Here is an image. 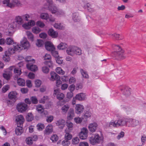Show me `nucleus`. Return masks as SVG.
Listing matches in <instances>:
<instances>
[{"label":"nucleus","mask_w":146,"mask_h":146,"mask_svg":"<svg viewBox=\"0 0 146 146\" xmlns=\"http://www.w3.org/2000/svg\"><path fill=\"white\" fill-rule=\"evenodd\" d=\"M35 24V23L34 21H30L27 23L23 24V27L25 29H29L31 28V26H34Z\"/></svg>","instance_id":"15"},{"label":"nucleus","mask_w":146,"mask_h":146,"mask_svg":"<svg viewBox=\"0 0 146 146\" xmlns=\"http://www.w3.org/2000/svg\"><path fill=\"white\" fill-rule=\"evenodd\" d=\"M48 35L52 38H56L58 36V32L52 29H49L48 31Z\"/></svg>","instance_id":"12"},{"label":"nucleus","mask_w":146,"mask_h":146,"mask_svg":"<svg viewBox=\"0 0 146 146\" xmlns=\"http://www.w3.org/2000/svg\"><path fill=\"white\" fill-rule=\"evenodd\" d=\"M5 54L3 56V59L6 62H9L10 60L9 56L10 55L8 54L7 52H5Z\"/></svg>","instance_id":"36"},{"label":"nucleus","mask_w":146,"mask_h":146,"mask_svg":"<svg viewBox=\"0 0 146 146\" xmlns=\"http://www.w3.org/2000/svg\"><path fill=\"white\" fill-rule=\"evenodd\" d=\"M44 44L43 41L41 40H37L36 43V44L37 46L40 47L43 45Z\"/></svg>","instance_id":"55"},{"label":"nucleus","mask_w":146,"mask_h":146,"mask_svg":"<svg viewBox=\"0 0 146 146\" xmlns=\"http://www.w3.org/2000/svg\"><path fill=\"white\" fill-rule=\"evenodd\" d=\"M66 125L69 130H72V129L73 126V123L70 121L66 122Z\"/></svg>","instance_id":"56"},{"label":"nucleus","mask_w":146,"mask_h":146,"mask_svg":"<svg viewBox=\"0 0 146 146\" xmlns=\"http://www.w3.org/2000/svg\"><path fill=\"white\" fill-rule=\"evenodd\" d=\"M37 129L39 131H42L44 129L45 126L43 124L38 123L37 125Z\"/></svg>","instance_id":"47"},{"label":"nucleus","mask_w":146,"mask_h":146,"mask_svg":"<svg viewBox=\"0 0 146 146\" xmlns=\"http://www.w3.org/2000/svg\"><path fill=\"white\" fill-rule=\"evenodd\" d=\"M19 25L17 22L15 21L13 22V23L10 24V27L13 29L16 28L17 27H18Z\"/></svg>","instance_id":"51"},{"label":"nucleus","mask_w":146,"mask_h":146,"mask_svg":"<svg viewBox=\"0 0 146 146\" xmlns=\"http://www.w3.org/2000/svg\"><path fill=\"white\" fill-rule=\"evenodd\" d=\"M10 71L13 70L14 73L15 75L16 79L18 78V76L20 75L21 73V69L20 68L15 67L14 66H10L9 68Z\"/></svg>","instance_id":"6"},{"label":"nucleus","mask_w":146,"mask_h":146,"mask_svg":"<svg viewBox=\"0 0 146 146\" xmlns=\"http://www.w3.org/2000/svg\"><path fill=\"white\" fill-rule=\"evenodd\" d=\"M53 131V127L51 125H48L44 131V134L46 135H49Z\"/></svg>","instance_id":"21"},{"label":"nucleus","mask_w":146,"mask_h":146,"mask_svg":"<svg viewBox=\"0 0 146 146\" xmlns=\"http://www.w3.org/2000/svg\"><path fill=\"white\" fill-rule=\"evenodd\" d=\"M79 142V139L78 137H76L72 139V143L73 145L78 144Z\"/></svg>","instance_id":"54"},{"label":"nucleus","mask_w":146,"mask_h":146,"mask_svg":"<svg viewBox=\"0 0 146 146\" xmlns=\"http://www.w3.org/2000/svg\"><path fill=\"white\" fill-rule=\"evenodd\" d=\"M97 126V124L95 123L90 124L88 126L89 129L90 131L94 132L96 129Z\"/></svg>","instance_id":"22"},{"label":"nucleus","mask_w":146,"mask_h":146,"mask_svg":"<svg viewBox=\"0 0 146 146\" xmlns=\"http://www.w3.org/2000/svg\"><path fill=\"white\" fill-rule=\"evenodd\" d=\"M6 44L9 45H12L14 44V40L12 38H7L5 40Z\"/></svg>","instance_id":"35"},{"label":"nucleus","mask_w":146,"mask_h":146,"mask_svg":"<svg viewBox=\"0 0 146 146\" xmlns=\"http://www.w3.org/2000/svg\"><path fill=\"white\" fill-rule=\"evenodd\" d=\"M50 80L51 81L56 80L57 79H60V76L54 72H52L50 73Z\"/></svg>","instance_id":"20"},{"label":"nucleus","mask_w":146,"mask_h":146,"mask_svg":"<svg viewBox=\"0 0 146 146\" xmlns=\"http://www.w3.org/2000/svg\"><path fill=\"white\" fill-rule=\"evenodd\" d=\"M72 19L75 22L80 21V18L79 14L77 13H74L72 15Z\"/></svg>","instance_id":"27"},{"label":"nucleus","mask_w":146,"mask_h":146,"mask_svg":"<svg viewBox=\"0 0 146 146\" xmlns=\"http://www.w3.org/2000/svg\"><path fill=\"white\" fill-rule=\"evenodd\" d=\"M127 119L124 117L119 119L117 122V126H123L125 125L127 126Z\"/></svg>","instance_id":"9"},{"label":"nucleus","mask_w":146,"mask_h":146,"mask_svg":"<svg viewBox=\"0 0 146 146\" xmlns=\"http://www.w3.org/2000/svg\"><path fill=\"white\" fill-rule=\"evenodd\" d=\"M114 48L115 51L113 52L115 57L118 60H122L125 58L124 55V50L119 46L115 45Z\"/></svg>","instance_id":"1"},{"label":"nucleus","mask_w":146,"mask_h":146,"mask_svg":"<svg viewBox=\"0 0 146 146\" xmlns=\"http://www.w3.org/2000/svg\"><path fill=\"white\" fill-rule=\"evenodd\" d=\"M70 108V106L68 104H66L63 106L61 108L62 112L63 113H66Z\"/></svg>","instance_id":"29"},{"label":"nucleus","mask_w":146,"mask_h":146,"mask_svg":"<svg viewBox=\"0 0 146 146\" xmlns=\"http://www.w3.org/2000/svg\"><path fill=\"white\" fill-rule=\"evenodd\" d=\"M68 47L67 44L64 42H61L58 45L57 47L59 50H64L66 48Z\"/></svg>","instance_id":"28"},{"label":"nucleus","mask_w":146,"mask_h":146,"mask_svg":"<svg viewBox=\"0 0 146 146\" xmlns=\"http://www.w3.org/2000/svg\"><path fill=\"white\" fill-rule=\"evenodd\" d=\"M51 57V55L49 54H46L44 56V59L45 60H48V61L45 62V64H47L49 67L52 65V62L50 61Z\"/></svg>","instance_id":"16"},{"label":"nucleus","mask_w":146,"mask_h":146,"mask_svg":"<svg viewBox=\"0 0 146 146\" xmlns=\"http://www.w3.org/2000/svg\"><path fill=\"white\" fill-rule=\"evenodd\" d=\"M72 137V135L68 133H66L64 137L65 139L68 140V141L71 139Z\"/></svg>","instance_id":"53"},{"label":"nucleus","mask_w":146,"mask_h":146,"mask_svg":"<svg viewBox=\"0 0 146 146\" xmlns=\"http://www.w3.org/2000/svg\"><path fill=\"white\" fill-rule=\"evenodd\" d=\"M54 27L55 28L59 29H63L64 27L62 25L61 23H55L54 25Z\"/></svg>","instance_id":"34"},{"label":"nucleus","mask_w":146,"mask_h":146,"mask_svg":"<svg viewBox=\"0 0 146 146\" xmlns=\"http://www.w3.org/2000/svg\"><path fill=\"white\" fill-rule=\"evenodd\" d=\"M57 98L59 100H62L64 97V95L62 93H60L58 94L56 96Z\"/></svg>","instance_id":"58"},{"label":"nucleus","mask_w":146,"mask_h":146,"mask_svg":"<svg viewBox=\"0 0 146 146\" xmlns=\"http://www.w3.org/2000/svg\"><path fill=\"white\" fill-rule=\"evenodd\" d=\"M17 80V83L20 86H23L25 85V81L22 78H18Z\"/></svg>","instance_id":"30"},{"label":"nucleus","mask_w":146,"mask_h":146,"mask_svg":"<svg viewBox=\"0 0 146 146\" xmlns=\"http://www.w3.org/2000/svg\"><path fill=\"white\" fill-rule=\"evenodd\" d=\"M88 132V130L85 127L81 129V131L79 134L80 138L82 139H86L87 137Z\"/></svg>","instance_id":"7"},{"label":"nucleus","mask_w":146,"mask_h":146,"mask_svg":"<svg viewBox=\"0 0 146 146\" xmlns=\"http://www.w3.org/2000/svg\"><path fill=\"white\" fill-rule=\"evenodd\" d=\"M48 15L46 13H41L40 15V17L41 19L45 20H47L48 18Z\"/></svg>","instance_id":"39"},{"label":"nucleus","mask_w":146,"mask_h":146,"mask_svg":"<svg viewBox=\"0 0 146 146\" xmlns=\"http://www.w3.org/2000/svg\"><path fill=\"white\" fill-rule=\"evenodd\" d=\"M70 144V142L68 140L65 139L62 142V144L63 146H68Z\"/></svg>","instance_id":"57"},{"label":"nucleus","mask_w":146,"mask_h":146,"mask_svg":"<svg viewBox=\"0 0 146 146\" xmlns=\"http://www.w3.org/2000/svg\"><path fill=\"white\" fill-rule=\"evenodd\" d=\"M17 95V93L16 92H11L9 94L8 97L10 99L13 100L14 101H15L16 100Z\"/></svg>","instance_id":"23"},{"label":"nucleus","mask_w":146,"mask_h":146,"mask_svg":"<svg viewBox=\"0 0 146 146\" xmlns=\"http://www.w3.org/2000/svg\"><path fill=\"white\" fill-rule=\"evenodd\" d=\"M41 31L40 29L37 27H34L32 29V32L35 34L38 33Z\"/></svg>","instance_id":"40"},{"label":"nucleus","mask_w":146,"mask_h":146,"mask_svg":"<svg viewBox=\"0 0 146 146\" xmlns=\"http://www.w3.org/2000/svg\"><path fill=\"white\" fill-rule=\"evenodd\" d=\"M56 72L60 74L63 75L64 74L65 72L60 67H57L56 69Z\"/></svg>","instance_id":"37"},{"label":"nucleus","mask_w":146,"mask_h":146,"mask_svg":"<svg viewBox=\"0 0 146 146\" xmlns=\"http://www.w3.org/2000/svg\"><path fill=\"white\" fill-rule=\"evenodd\" d=\"M89 141L90 143L93 145L97 143L94 136L90 137L89 139Z\"/></svg>","instance_id":"43"},{"label":"nucleus","mask_w":146,"mask_h":146,"mask_svg":"<svg viewBox=\"0 0 146 146\" xmlns=\"http://www.w3.org/2000/svg\"><path fill=\"white\" fill-rule=\"evenodd\" d=\"M35 86L36 87H39L41 84V81L40 80H37L35 81Z\"/></svg>","instance_id":"60"},{"label":"nucleus","mask_w":146,"mask_h":146,"mask_svg":"<svg viewBox=\"0 0 146 146\" xmlns=\"http://www.w3.org/2000/svg\"><path fill=\"white\" fill-rule=\"evenodd\" d=\"M108 126L110 127H117V122L113 121H111L109 123Z\"/></svg>","instance_id":"45"},{"label":"nucleus","mask_w":146,"mask_h":146,"mask_svg":"<svg viewBox=\"0 0 146 146\" xmlns=\"http://www.w3.org/2000/svg\"><path fill=\"white\" fill-rule=\"evenodd\" d=\"M94 137L97 143H100L104 139L103 137L100 136L99 135H95Z\"/></svg>","instance_id":"31"},{"label":"nucleus","mask_w":146,"mask_h":146,"mask_svg":"<svg viewBox=\"0 0 146 146\" xmlns=\"http://www.w3.org/2000/svg\"><path fill=\"white\" fill-rule=\"evenodd\" d=\"M21 44L22 47L24 49H27L30 46L29 42L27 41L26 38H24L23 40L21 41Z\"/></svg>","instance_id":"11"},{"label":"nucleus","mask_w":146,"mask_h":146,"mask_svg":"<svg viewBox=\"0 0 146 146\" xmlns=\"http://www.w3.org/2000/svg\"><path fill=\"white\" fill-rule=\"evenodd\" d=\"M42 70L44 73H47L49 71V69L47 66H43L42 68Z\"/></svg>","instance_id":"62"},{"label":"nucleus","mask_w":146,"mask_h":146,"mask_svg":"<svg viewBox=\"0 0 146 146\" xmlns=\"http://www.w3.org/2000/svg\"><path fill=\"white\" fill-rule=\"evenodd\" d=\"M52 55L55 57L56 58L59 57L58 52L57 51H55V50L51 51Z\"/></svg>","instance_id":"63"},{"label":"nucleus","mask_w":146,"mask_h":146,"mask_svg":"<svg viewBox=\"0 0 146 146\" xmlns=\"http://www.w3.org/2000/svg\"><path fill=\"white\" fill-rule=\"evenodd\" d=\"M16 121L17 122V125H21L22 124L24 121V118L21 115H18L16 116Z\"/></svg>","instance_id":"14"},{"label":"nucleus","mask_w":146,"mask_h":146,"mask_svg":"<svg viewBox=\"0 0 146 146\" xmlns=\"http://www.w3.org/2000/svg\"><path fill=\"white\" fill-rule=\"evenodd\" d=\"M49 10L52 14H55L58 16H62L64 14L63 11L61 10L58 9L56 7L54 6L51 7V8H49Z\"/></svg>","instance_id":"5"},{"label":"nucleus","mask_w":146,"mask_h":146,"mask_svg":"<svg viewBox=\"0 0 146 146\" xmlns=\"http://www.w3.org/2000/svg\"><path fill=\"white\" fill-rule=\"evenodd\" d=\"M46 49L48 51H52L55 49V48L53 44L50 41H47L45 43Z\"/></svg>","instance_id":"8"},{"label":"nucleus","mask_w":146,"mask_h":146,"mask_svg":"<svg viewBox=\"0 0 146 146\" xmlns=\"http://www.w3.org/2000/svg\"><path fill=\"white\" fill-rule=\"evenodd\" d=\"M15 22L19 25H22L23 21L21 17L20 16H17L16 17L15 19Z\"/></svg>","instance_id":"33"},{"label":"nucleus","mask_w":146,"mask_h":146,"mask_svg":"<svg viewBox=\"0 0 146 146\" xmlns=\"http://www.w3.org/2000/svg\"><path fill=\"white\" fill-rule=\"evenodd\" d=\"M30 100L32 104H37L38 102V100L35 96L31 97L30 98Z\"/></svg>","instance_id":"52"},{"label":"nucleus","mask_w":146,"mask_h":146,"mask_svg":"<svg viewBox=\"0 0 146 146\" xmlns=\"http://www.w3.org/2000/svg\"><path fill=\"white\" fill-rule=\"evenodd\" d=\"M74 116V110L70 108L68 114V119H72Z\"/></svg>","instance_id":"26"},{"label":"nucleus","mask_w":146,"mask_h":146,"mask_svg":"<svg viewBox=\"0 0 146 146\" xmlns=\"http://www.w3.org/2000/svg\"><path fill=\"white\" fill-rule=\"evenodd\" d=\"M27 105L24 103H20L17 104V109L19 112L22 113L25 111L27 109Z\"/></svg>","instance_id":"4"},{"label":"nucleus","mask_w":146,"mask_h":146,"mask_svg":"<svg viewBox=\"0 0 146 146\" xmlns=\"http://www.w3.org/2000/svg\"><path fill=\"white\" fill-rule=\"evenodd\" d=\"M74 54H76L80 55L81 53V50L78 48L74 46Z\"/></svg>","instance_id":"48"},{"label":"nucleus","mask_w":146,"mask_h":146,"mask_svg":"<svg viewBox=\"0 0 146 146\" xmlns=\"http://www.w3.org/2000/svg\"><path fill=\"white\" fill-rule=\"evenodd\" d=\"M66 52L67 54L71 56L74 55V46H70L68 47L66 50Z\"/></svg>","instance_id":"24"},{"label":"nucleus","mask_w":146,"mask_h":146,"mask_svg":"<svg viewBox=\"0 0 146 146\" xmlns=\"http://www.w3.org/2000/svg\"><path fill=\"white\" fill-rule=\"evenodd\" d=\"M11 75V72H9L8 73H4L3 74V77L6 79L7 80H8L10 79V76Z\"/></svg>","instance_id":"50"},{"label":"nucleus","mask_w":146,"mask_h":146,"mask_svg":"<svg viewBox=\"0 0 146 146\" xmlns=\"http://www.w3.org/2000/svg\"><path fill=\"white\" fill-rule=\"evenodd\" d=\"M58 137L56 134L53 135L51 137L50 139L53 142H55L58 140Z\"/></svg>","instance_id":"49"},{"label":"nucleus","mask_w":146,"mask_h":146,"mask_svg":"<svg viewBox=\"0 0 146 146\" xmlns=\"http://www.w3.org/2000/svg\"><path fill=\"white\" fill-rule=\"evenodd\" d=\"M36 109L38 112L40 113H42L44 110V109L41 105H38L36 107Z\"/></svg>","instance_id":"46"},{"label":"nucleus","mask_w":146,"mask_h":146,"mask_svg":"<svg viewBox=\"0 0 146 146\" xmlns=\"http://www.w3.org/2000/svg\"><path fill=\"white\" fill-rule=\"evenodd\" d=\"M75 112L77 114H80L84 111V107L82 105L77 104L76 105L75 108Z\"/></svg>","instance_id":"13"},{"label":"nucleus","mask_w":146,"mask_h":146,"mask_svg":"<svg viewBox=\"0 0 146 146\" xmlns=\"http://www.w3.org/2000/svg\"><path fill=\"white\" fill-rule=\"evenodd\" d=\"M27 67L28 69L32 71L35 72L38 70L37 67L36 65H33L30 62L27 64Z\"/></svg>","instance_id":"18"},{"label":"nucleus","mask_w":146,"mask_h":146,"mask_svg":"<svg viewBox=\"0 0 146 146\" xmlns=\"http://www.w3.org/2000/svg\"><path fill=\"white\" fill-rule=\"evenodd\" d=\"M27 36L28 38L32 41H33L34 40V36L32 33L29 31H27Z\"/></svg>","instance_id":"42"},{"label":"nucleus","mask_w":146,"mask_h":146,"mask_svg":"<svg viewBox=\"0 0 146 146\" xmlns=\"http://www.w3.org/2000/svg\"><path fill=\"white\" fill-rule=\"evenodd\" d=\"M15 51L14 48H9L7 51H6L5 52H7L9 55H11L14 54Z\"/></svg>","instance_id":"38"},{"label":"nucleus","mask_w":146,"mask_h":146,"mask_svg":"<svg viewBox=\"0 0 146 146\" xmlns=\"http://www.w3.org/2000/svg\"><path fill=\"white\" fill-rule=\"evenodd\" d=\"M65 123V121L64 120L60 119L56 121V124L58 126H61L60 128L62 129L64 126Z\"/></svg>","instance_id":"25"},{"label":"nucleus","mask_w":146,"mask_h":146,"mask_svg":"<svg viewBox=\"0 0 146 146\" xmlns=\"http://www.w3.org/2000/svg\"><path fill=\"white\" fill-rule=\"evenodd\" d=\"M36 24L37 26H38L41 28L43 27L45 25L44 23L40 21H38L36 22Z\"/></svg>","instance_id":"61"},{"label":"nucleus","mask_w":146,"mask_h":146,"mask_svg":"<svg viewBox=\"0 0 146 146\" xmlns=\"http://www.w3.org/2000/svg\"><path fill=\"white\" fill-rule=\"evenodd\" d=\"M53 117L52 115H50L47 117L46 121L48 123L51 122L53 120Z\"/></svg>","instance_id":"64"},{"label":"nucleus","mask_w":146,"mask_h":146,"mask_svg":"<svg viewBox=\"0 0 146 146\" xmlns=\"http://www.w3.org/2000/svg\"><path fill=\"white\" fill-rule=\"evenodd\" d=\"M26 141L27 143L29 145H31L33 143V141L31 137L27 138Z\"/></svg>","instance_id":"59"},{"label":"nucleus","mask_w":146,"mask_h":146,"mask_svg":"<svg viewBox=\"0 0 146 146\" xmlns=\"http://www.w3.org/2000/svg\"><path fill=\"white\" fill-rule=\"evenodd\" d=\"M21 125H17L15 130V133L17 135H21L23 132V130L22 127Z\"/></svg>","instance_id":"17"},{"label":"nucleus","mask_w":146,"mask_h":146,"mask_svg":"<svg viewBox=\"0 0 146 146\" xmlns=\"http://www.w3.org/2000/svg\"><path fill=\"white\" fill-rule=\"evenodd\" d=\"M86 95L85 94L80 93L77 94L75 97L76 99L79 101H83L86 98Z\"/></svg>","instance_id":"19"},{"label":"nucleus","mask_w":146,"mask_h":146,"mask_svg":"<svg viewBox=\"0 0 146 146\" xmlns=\"http://www.w3.org/2000/svg\"><path fill=\"white\" fill-rule=\"evenodd\" d=\"M121 90L123 94L126 96L131 94V89L127 86H123Z\"/></svg>","instance_id":"10"},{"label":"nucleus","mask_w":146,"mask_h":146,"mask_svg":"<svg viewBox=\"0 0 146 146\" xmlns=\"http://www.w3.org/2000/svg\"><path fill=\"white\" fill-rule=\"evenodd\" d=\"M80 72L83 77L86 78H89V76L87 72L84 70L82 69L80 70Z\"/></svg>","instance_id":"44"},{"label":"nucleus","mask_w":146,"mask_h":146,"mask_svg":"<svg viewBox=\"0 0 146 146\" xmlns=\"http://www.w3.org/2000/svg\"><path fill=\"white\" fill-rule=\"evenodd\" d=\"M3 3L5 6L13 8L20 5L18 0H3Z\"/></svg>","instance_id":"2"},{"label":"nucleus","mask_w":146,"mask_h":146,"mask_svg":"<svg viewBox=\"0 0 146 146\" xmlns=\"http://www.w3.org/2000/svg\"><path fill=\"white\" fill-rule=\"evenodd\" d=\"M139 124V121L131 118L127 119V126L130 127H134Z\"/></svg>","instance_id":"3"},{"label":"nucleus","mask_w":146,"mask_h":146,"mask_svg":"<svg viewBox=\"0 0 146 146\" xmlns=\"http://www.w3.org/2000/svg\"><path fill=\"white\" fill-rule=\"evenodd\" d=\"M13 46L15 51H18L19 52L23 49L21 44L19 45L15 44L13 45Z\"/></svg>","instance_id":"32"},{"label":"nucleus","mask_w":146,"mask_h":146,"mask_svg":"<svg viewBox=\"0 0 146 146\" xmlns=\"http://www.w3.org/2000/svg\"><path fill=\"white\" fill-rule=\"evenodd\" d=\"M27 120L28 121H30L33 119V115L31 113H28L26 116Z\"/></svg>","instance_id":"41"}]
</instances>
